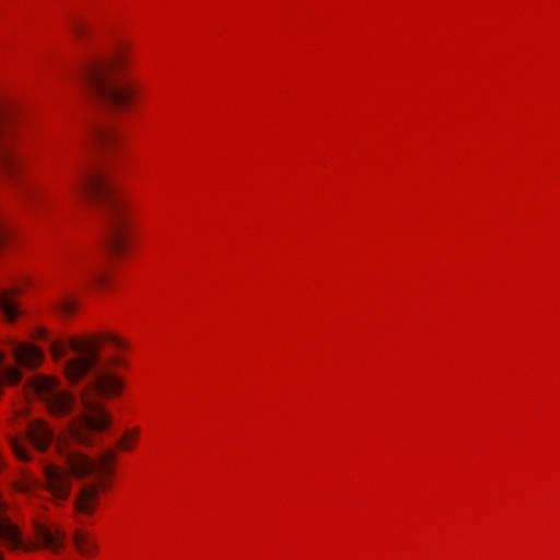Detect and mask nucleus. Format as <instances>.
<instances>
[{"mask_svg":"<svg viewBox=\"0 0 560 560\" xmlns=\"http://www.w3.org/2000/svg\"><path fill=\"white\" fill-rule=\"evenodd\" d=\"M108 341L116 349H124L126 343L113 334L93 338H70L69 340H51L50 352L55 360H60L71 350L74 357L63 363V372L70 383H78L95 370L100 362V345Z\"/></svg>","mask_w":560,"mask_h":560,"instance_id":"5","label":"nucleus"},{"mask_svg":"<svg viewBox=\"0 0 560 560\" xmlns=\"http://www.w3.org/2000/svg\"><path fill=\"white\" fill-rule=\"evenodd\" d=\"M27 436L33 446L40 452L47 450L55 440L54 431L40 420L30 423Z\"/></svg>","mask_w":560,"mask_h":560,"instance_id":"9","label":"nucleus"},{"mask_svg":"<svg viewBox=\"0 0 560 560\" xmlns=\"http://www.w3.org/2000/svg\"><path fill=\"white\" fill-rule=\"evenodd\" d=\"M132 55L127 46H118L106 56L91 58L81 72L82 81L105 106L127 110L138 93L137 82L127 74Z\"/></svg>","mask_w":560,"mask_h":560,"instance_id":"1","label":"nucleus"},{"mask_svg":"<svg viewBox=\"0 0 560 560\" xmlns=\"http://www.w3.org/2000/svg\"><path fill=\"white\" fill-rule=\"evenodd\" d=\"M74 194L90 195L103 211L107 224V247L114 255L126 249L128 207L116 194L104 174L85 165H78L71 180Z\"/></svg>","mask_w":560,"mask_h":560,"instance_id":"2","label":"nucleus"},{"mask_svg":"<svg viewBox=\"0 0 560 560\" xmlns=\"http://www.w3.org/2000/svg\"><path fill=\"white\" fill-rule=\"evenodd\" d=\"M138 430L127 431L122 439L119 441L118 446L122 450H129L131 447L130 441L136 438Z\"/></svg>","mask_w":560,"mask_h":560,"instance_id":"17","label":"nucleus"},{"mask_svg":"<svg viewBox=\"0 0 560 560\" xmlns=\"http://www.w3.org/2000/svg\"><path fill=\"white\" fill-rule=\"evenodd\" d=\"M62 454L68 470L73 477L81 479L94 472L98 475L96 480L86 482L81 487L74 500V509L78 513L92 515L100 504V491L106 490V482L102 476L113 472V462L116 454L114 451H106L98 462L75 451H62Z\"/></svg>","mask_w":560,"mask_h":560,"instance_id":"4","label":"nucleus"},{"mask_svg":"<svg viewBox=\"0 0 560 560\" xmlns=\"http://www.w3.org/2000/svg\"><path fill=\"white\" fill-rule=\"evenodd\" d=\"M95 138L102 145L105 147L110 145L112 143L115 142V133L108 129L97 130L95 133Z\"/></svg>","mask_w":560,"mask_h":560,"instance_id":"15","label":"nucleus"},{"mask_svg":"<svg viewBox=\"0 0 560 560\" xmlns=\"http://www.w3.org/2000/svg\"><path fill=\"white\" fill-rule=\"evenodd\" d=\"M8 229L0 219V245L4 242L5 237L8 236Z\"/></svg>","mask_w":560,"mask_h":560,"instance_id":"19","label":"nucleus"},{"mask_svg":"<svg viewBox=\"0 0 560 560\" xmlns=\"http://www.w3.org/2000/svg\"><path fill=\"white\" fill-rule=\"evenodd\" d=\"M110 361H112L113 364H119L120 363V359H118V358H113Z\"/></svg>","mask_w":560,"mask_h":560,"instance_id":"21","label":"nucleus"},{"mask_svg":"<svg viewBox=\"0 0 560 560\" xmlns=\"http://www.w3.org/2000/svg\"><path fill=\"white\" fill-rule=\"evenodd\" d=\"M30 388L46 402L48 410L55 416L67 415L73 409V397L60 388L55 377L36 375L31 380Z\"/></svg>","mask_w":560,"mask_h":560,"instance_id":"7","label":"nucleus"},{"mask_svg":"<svg viewBox=\"0 0 560 560\" xmlns=\"http://www.w3.org/2000/svg\"><path fill=\"white\" fill-rule=\"evenodd\" d=\"M10 444L16 457H19L21 460L30 459V454L27 450L22 444V442H20L16 438H12Z\"/></svg>","mask_w":560,"mask_h":560,"instance_id":"14","label":"nucleus"},{"mask_svg":"<svg viewBox=\"0 0 560 560\" xmlns=\"http://www.w3.org/2000/svg\"><path fill=\"white\" fill-rule=\"evenodd\" d=\"M78 270L80 273H82V276L86 277V278H90V279H96V276L93 273L92 270H90L89 268L84 267V266H78Z\"/></svg>","mask_w":560,"mask_h":560,"instance_id":"18","label":"nucleus"},{"mask_svg":"<svg viewBox=\"0 0 560 560\" xmlns=\"http://www.w3.org/2000/svg\"><path fill=\"white\" fill-rule=\"evenodd\" d=\"M72 544L83 557H92L97 552V544L89 533L75 529L72 535Z\"/></svg>","mask_w":560,"mask_h":560,"instance_id":"12","label":"nucleus"},{"mask_svg":"<svg viewBox=\"0 0 560 560\" xmlns=\"http://www.w3.org/2000/svg\"><path fill=\"white\" fill-rule=\"evenodd\" d=\"M124 387V381L107 368L95 370L94 377L82 390V404L86 413L72 422V439L82 445H91L94 433L106 430L110 423V417L98 398L117 396Z\"/></svg>","mask_w":560,"mask_h":560,"instance_id":"3","label":"nucleus"},{"mask_svg":"<svg viewBox=\"0 0 560 560\" xmlns=\"http://www.w3.org/2000/svg\"><path fill=\"white\" fill-rule=\"evenodd\" d=\"M12 350L14 359L20 366L34 369L42 362L43 353L35 346L28 343H14Z\"/></svg>","mask_w":560,"mask_h":560,"instance_id":"10","label":"nucleus"},{"mask_svg":"<svg viewBox=\"0 0 560 560\" xmlns=\"http://www.w3.org/2000/svg\"><path fill=\"white\" fill-rule=\"evenodd\" d=\"M24 158L19 109L11 102L0 100V170L13 177Z\"/></svg>","mask_w":560,"mask_h":560,"instance_id":"6","label":"nucleus"},{"mask_svg":"<svg viewBox=\"0 0 560 560\" xmlns=\"http://www.w3.org/2000/svg\"><path fill=\"white\" fill-rule=\"evenodd\" d=\"M68 26L78 40L84 42L90 31V26L83 20L78 16H70L68 20Z\"/></svg>","mask_w":560,"mask_h":560,"instance_id":"13","label":"nucleus"},{"mask_svg":"<svg viewBox=\"0 0 560 560\" xmlns=\"http://www.w3.org/2000/svg\"><path fill=\"white\" fill-rule=\"evenodd\" d=\"M44 475L46 488L55 498L65 500L71 489L69 472L56 465H46L44 467Z\"/></svg>","mask_w":560,"mask_h":560,"instance_id":"8","label":"nucleus"},{"mask_svg":"<svg viewBox=\"0 0 560 560\" xmlns=\"http://www.w3.org/2000/svg\"><path fill=\"white\" fill-rule=\"evenodd\" d=\"M55 306L59 312L63 314H71L75 310V303L68 298L58 300Z\"/></svg>","mask_w":560,"mask_h":560,"instance_id":"16","label":"nucleus"},{"mask_svg":"<svg viewBox=\"0 0 560 560\" xmlns=\"http://www.w3.org/2000/svg\"><path fill=\"white\" fill-rule=\"evenodd\" d=\"M19 289H0V308L3 313L5 320L13 323L21 314L16 302L13 300L14 294Z\"/></svg>","mask_w":560,"mask_h":560,"instance_id":"11","label":"nucleus"},{"mask_svg":"<svg viewBox=\"0 0 560 560\" xmlns=\"http://www.w3.org/2000/svg\"><path fill=\"white\" fill-rule=\"evenodd\" d=\"M46 336H47V330L45 328H43V327H38L34 331V337L35 338L42 339V338H45Z\"/></svg>","mask_w":560,"mask_h":560,"instance_id":"20","label":"nucleus"}]
</instances>
